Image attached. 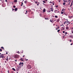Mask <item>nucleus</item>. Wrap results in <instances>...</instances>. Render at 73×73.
I'll return each mask as SVG.
<instances>
[{
    "label": "nucleus",
    "mask_w": 73,
    "mask_h": 73,
    "mask_svg": "<svg viewBox=\"0 0 73 73\" xmlns=\"http://www.w3.org/2000/svg\"><path fill=\"white\" fill-rule=\"evenodd\" d=\"M24 64V63H23V62H20L19 64V65H20V66H21V67H23V64Z\"/></svg>",
    "instance_id": "obj_1"
},
{
    "label": "nucleus",
    "mask_w": 73,
    "mask_h": 73,
    "mask_svg": "<svg viewBox=\"0 0 73 73\" xmlns=\"http://www.w3.org/2000/svg\"><path fill=\"white\" fill-rule=\"evenodd\" d=\"M27 68L28 69H31L32 68V67H31V66L30 65H29L27 66Z\"/></svg>",
    "instance_id": "obj_2"
},
{
    "label": "nucleus",
    "mask_w": 73,
    "mask_h": 73,
    "mask_svg": "<svg viewBox=\"0 0 73 73\" xmlns=\"http://www.w3.org/2000/svg\"><path fill=\"white\" fill-rule=\"evenodd\" d=\"M4 57V54H2L1 55H0V58H3Z\"/></svg>",
    "instance_id": "obj_3"
},
{
    "label": "nucleus",
    "mask_w": 73,
    "mask_h": 73,
    "mask_svg": "<svg viewBox=\"0 0 73 73\" xmlns=\"http://www.w3.org/2000/svg\"><path fill=\"white\" fill-rule=\"evenodd\" d=\"M54 12L55 13H59V11H58L56 10H55V11H54Z\"/></svg>",
    "instance_id": "obj_4"
},
{
    "label": "nucleus",
    "mask_w": 73,
    "mask_h": 73,
    "mask_svg": "<svg viewBox=\"0 0 73 73\" xmlns=\"http://www.w3.org/2000/svg\"><path fill=\"white\" fill-rule=\"evenodd\" d=\"M50 9L51 10V11H52V12H53V8H52L51 7V8H50Z\"/></svg>",
    "instance_id": "obj_5"
},
{
    "label": "nucleus",
    "mask_w": 73,
    "mask_h": 73,
    "mask_svg": "<svg viewBox=\"0 0 73 73\" xmlns=\"http://www.w3.org/2000/svg\"><path fill=\"white\" fill-rule=\"evenodd\" d=\"M46 11L45 10V9L44 8V9H43V12H45Z\"/></svg>",
    "instance_id": "obj_6"
},
{
    "label": "nucleus",
    "mask_w": 73,
    "mask_h": 73,
    "mask_svg": "<svg viewBox=\"0 0 73 73\" xmlns=\"http://www.w3.org/2000/svg\"><path fill=\"white\" fill-rule=\"evenodd\" d=\"M50 21L51 22V23H53V21H53V20H52L50 19Z\"/></svg>",
    "instance_id": "obj_7"
},
{
    "label": "nucleus",
    "mask_w": 73,
    "mask_h": 73,
    "mask_svg": "<svg viewBox=\"0 0 73 73\" xmlns=\"http://www.w3.org/2000/svg\"><path fill=\"white\" fill-rule=\"evenodd\" d=\"M60 21V19H58L57 20V21H56V22L57 23H58V22H59Z\"/></svg>",
    "instance_id": "obj_8"
},
{
    "label": "nucleus",
    "mask_w": 73,
    "mask_h": 73,
    "mask_svg": "<svg viewBox=\"0 0 73 73\" xmlns=\"http://www.w3.org/2000/svg\"><path fill=\"white\" fill-rule=\"evenodd\" d=\"M66 23H70V22L69 21H66L64 23V24H66Z\"/></svg>",
    "instance_id": "obj_9"
},
{
    "label": "nucleus",
    "mask_w": 73,
    "mask_h": 73,
    "mask_svg": "<svg viewBox=\"0 0 73 73\" xmlns=\"http://www.w3.org/2000/svg\"><path fill=\"white\" fill-rule=\"evenodd\" d=\"M18 9L17 8H16L15 9V11H17Z\"/></svg>",
    "instance_id": "obj_10"
},
{
    "label": "nucleus",
    "mask_w": 73,
    "mask_h": 73,
    "mask_svg": "<svg viewBox=\"0 0 73 73\" xmlns=\"http://www.w3.org/2000/svg\"><path fill=\"white\" fill-rule=\"evenodd\" d=\"M66 29H69V27H66Z\"/></svg>",
    "instance_id": "obj_11"
},
{
    "label": "nucleus",
    "mask_w": 73,
    "mask_h": 73,
    "mask_svg": "<svg viewBox=\"0 0 73 73\" xmlns=\"http://www.w3.org/2000/svg\"><path fill=\"white\" fill-rule=\"evenodd\" d=\"M72 5H73V4H72V3L71 2V5L70 6V7H71L72 6Z\"/></svg>",
    "instance_id": "obj_12"
},
{
    "label": "nucleus",
    "mask_w": 73,
    "mask_h": 73,
    "mask_svg": "<svg viewBox=\"0 0 73 73\" xmlns=\"http://www.w3.org/2000/svg\"><path fill=\"white\" fill-rule=\"evenodd\" d=\"M15 58H17V55H15Z\"/></svg>",
    "instance_id": "obj_13"
},
{
    "label": "nucleus",
    "mask_w": 73,
    "mask_h": 73,
    "mask_svg": "<svg viewBox=\"0 0 73 73\" xmlns=\"http://www.w3.org/2000/svg\"><path fill=\"white\" fill-rule=\"evenodd\" d=\"M64 2L66 3L67 2V0H63Z\"/></svg>",
    "instance_id": "obj_14"
},
{
    "label": "nucleus",
    "mask_w": 73,
    "mask_h": 73,
    "mask_svg": "<svg viewBox=\"0 0 73 73\" xmlns=\"http://www.w3.org/2000/svg\"><path fill=\"white\" fill-rule=\"evenodd\" d=\"M12 69L14 71H16V70L14 68H13Z\"/></svg>",
    "instance_id": "obj_15"
},
{
    "label": "nucleus",
    "mask_w": 73,
    "mask_h": 73,
    "mask_svg": "<svg viewBox=\"0 0 73 73\" xmlns=\"http://www.w3.org/2000/svg\"><path fill=\"white\" fill-rule=\"evenodd\" d=\"M21 60V61H23V59L22 58H21V59H20Z\"/></svg>",
    "instance_id": "obj_16"
},
{
    "label": "nucleus",
    "mask_w": 73,
    "mask_h": 73,
    "mask_svg": "<svg viewBox=\"0 0 73 73\" xmlns=\"http://www.w3.org/2000/svg\"><path fill=\"white\" fill-rule=\"evenodd\" d=\"M69 2L68 4V5H70V2H71V1H68Z\"/></svg>",
    "instance_id": "obj_17"
},
{
    "label": "nucleus",
    "mask_w": 73,
    "mask_h": 73,
    "mask_svg": "<svg viewBox=\"0 0 73 73\" xmlns=\"http://www.w3.org/2000/svg\"><path fill=\"white\" fill-rule=\"evenodd\" d=\"M1 49H3L4 50V47H1Z\"/></svg>",
    "instance_id": "obj_18"
},
{
    "label": "nucleus",
    "mask_w": 73,
    "mask_h": 73,
    "mask_svg": "<svg viewBox=\"0 0 73 73\" xmlns=\"http://www.w3.org/2000/svg\"><path fill=\"white\" fill-rule=\"evenodd\" d=\"M55 17L56 18H58V17L57 15H55Z\"/></svg>",
    "instance_id": "obj_19"
},
{
    "label": "nucleus",
    "mask_w": 73,
    "mask_h": 73,
    "mask_svg": "<svg viewBox=\"0 0 73 73\" xmlns=\"http://www.w3.org/2000/svg\"><path fill=\"white\" fill-rule=\"evenodd\" d=\"M15 3H17V0H15Z\"/></svg>",
    "instance_id": "obj_20"
},
{
    "label": "nucleus",
    "mask_w": 73,
    "mask_h": 73,
    "mask_svg": "<svg viewBox=\"0 0 73 73\" xmlns=\"http://www.w3.org/2000/svg\"><path fill=\"white\" fill-rule=\"evenodd\" d=\"M23 2H22V3H21V6H23Z\"/></svg>",
    "instance_id": "obj_21"
},
{
    "label": "nucleus",
    "mask_w": 73,
    "mask_h": 73,
    "mask_svg": "<svg viewBox=\"0 0 73 73\" xmlns=\"http://www.w3.org/2000/svg\"><path fill=\"white\" fill-rule=\"evenodd\" d=\"M65 10V9H63L62 10V12H63V11H64V10Z\"/></svg>",
    "instance_id": "obj_22"
},
{
    "label": "nucleus",
    "mask_w": 73,
    "mask_h": 73,
    "mask_svg": "<svg viewBox=\"0 0 73 73\" xmlns=\"http://www.w3.org/2000/svg\"><path fill=\"white\" fill-rule=\"evenodd\" d=\"M60 31V30L59 29V30H58L57 32H59Z\"/></svg>",
    "instance_id": "obj_23"
},
{
    "label": "nucleus",
    "mask_w": 73,
    "mask_h": 73,
    "mask_svg": "<svg viewBox=\"0 0 73 73\" xmlns=\"http://www.w3.org/2000/svg\"><path fill=\"white\" fill-rule=\"evenodd\" d=\"M72 16H70L69 17V18H72Z\"/></svg>",
    "instance_id": "obj_24"
},
{
    "label": "nucleus",
    "mask_w": 73,
    "mask_h": 73,
    "mask_svg": "<svg viewBox=\"0 0 73 73\" xmlns=\"http://www.w3.org/2000/svg\"><path fill=\"white\" fill-rule=\"evenodd\" d=\"M64 13L63 12H62V11H61V14H63Z\"/></svg>",
    "instance_id": "obj_25"
},
{
    "label": "nucleus",
    "mask_w": 73,
    "mask_h": 73,
    "mask_svg": "<svg viewBox=\"0 0 73 73\" xmlns=\"http://www.w3.org/2000/svg\"><path fill=\"white\" fill-rule=\"evenodd\" d=\"M52 5H54V2H52Z\"/></svg>",
    "instance_id": "obj_26"
},
{
    "label": "nucleus",
    "mask_w": 73,
    "mask_h": 73,
    "mask_svg": "<svg viewBox=\"0 0 73 73\" xmlns=\"http://www.w3.org/2000/svg\"><path fill=\"white\" fill-rule=\"evenodd\" d=\"M27 1H25V4H26L27 3Z\"/></svg>",
    "instance_id": "obj_27"
},
{
    "label": "nucleus",
    "mask_w": 73,
    "mask_h": 73,
    "mask_svg": "<svg viewBox=\"0 0 73 73\" xmlns=\"http://www.w3.org/2000/svg\"><path fill=\"white\" fill-rule=\"evenodd\" d=\"M25 60H26V61H28V59H27L25 58Z\"/></svg>",
    "instance_id": "obj_28"
},
{
    "label": "nucleus",
    "mask_w": 73,
    "mask_h": 73,
    "mask_svg": "<svg viewBox=\"0 0 73 73\" xmlns=\"http://www.w3.org/2000/svg\"><path fill=\"white\" fill-rule=\"evenodd\" d=\"M63 5H65V3H63Z\"/></svg>",
    "instance_id": "obj_29"
},
{
    "label": "nucleus",
    "mask_w": 73,
    "mask_h": 73,
    "mask_svg": "<svg viewBox=\"0 0 73 73\" xmlns=\"http://www.w3.org/2000/svg\"><path fill=\"white\" fill-rule=\"evenodd\" d=\"M43 2L44 3H45V1H43Z\"/></svg>",
    "instance_id": "obj_30"
},
{
    "label": "nucleus",
    "mask_w": 73,
    "mask_h": 73,
    "mask_svg": "<svg viewBox=\"0 0 73 73\" xmlns=\"http://www.w3.org/2000/svg\"><path fill=\"white\" fill-rule=\"evenodd\" d=\"M0 51H1V52H2V49H0Z\"/></svg>",
    "instance_id": "obj_31"
},
{
    "label": "nucleus",
    "mask_w": 73,
    "mask_h": 73,
    "mask_svg": "<svg viewBox=\"0 0 73 73\" xmlns=\"http://www.w3.org/2000/svg\"><path fill=\"white\" fill-rule=\"evenodd\" d=\"M58 5H56V8H58Z\"/></svg>",
    "instance_id": "obj_32"
},
{
    "label": "nucleus",
    "mask_w": 73,
    "mask_h": 73,
    "mask_svg": "<svg viewBox=\"0 0 73 73\" xmlns=\"http://www.w3.org/2000/svg\"><path fill=\"white\" fill-rule=\"evenodd\" d=\"M13 8H16V6H13Z\"/></svg>",
    "instance_id": "obj_33"
},
{
    "label": "nucleus",
    "mask_w": 73,
    "mask_h": 73,
    "mask_svg": "<svg viewBox=\"0 0 73 73\" xmlns=\"http://www.w3.org/2000/svg\"><path fill=\"white\" fill-rule=\"evenodd\" d=\"M71 29L72 30H73V27L71 28Z\"/></svg>",
    "instance_id": "obj_34"
},
{
    "label": "nucleus",
    "mask_w": 73,
    "mask_h": 73,
    "mask_svg": "<svg viewBox=\"0 0 73 73\" xmlns=\"http://www.w3.org/2000/svg\"><path fill=\"white\" fill-rule=\"evenodd\" d=\"M49 3H52V1H50L49 2Z\"/></svg>",
    "instance_id": "obj_35"
},
{
    "label": "nucleus",
    "mask_w": 73,
    "mask_h": 73,
    "mask_svg": "<svg viewBox=\"0 0 73 73\" xmlns=\"http://www.w3.org/2000/svg\"><path fill=\"white\" fill-rule=\"evenodd\" d=\"M63 33H65V31H63Z\"/></svg>",
    "instance_id": "obj_36"
},
{
    "label": "nucleus",
    "mask_w": 73,
    "mask_h": 73,
    "mask_svg": "<svg viewBox=\"0 0 73 73\" xmlns=\"http://www.w3.org/2000/svg\"><path fill=\"white\" fill-rule=\"evenodd\" d=\"M12 11H14V10H15V9H12Z\"/></svg>",
    "instance_id": "obj_37"
},
{
    "label": "nucleus",
    "mask_w": 73,
    "mask_h": 73,
    "mask_svg": "<svg viewBox=\"0 0 73 73\" xmlns=\"http://www.w3.org/2000/svg\"><path fill=\"white\" fill-rule=\"evenodd\" d=\"M72 31V32H72V33H73V31Z\"/></svg>",
    "instance_id": "obj_38"
},
{
    "label": "nucleus",
    "mask_w": 73,
    "mask_h": 73,
    "mask_svg": "<svg viewBox=\"0 0 73 73\" xmlns=\"http://www.w3.org/2000/svg\"><path fill=\"white\" fill-rule=\"evenodd\" d=\"M50 12V11H48V13H49V12Z\"/></svg>",
    "instance_id": "obj_39"
},
{
    "label": "nucleus",
    "mask_w": 73,
    "mask_h": 73,
    "mask_svg": "<svg viewBox=\"0 0 73 73\" xmlns=\"http://www.w3.org/2000/svg\"><path fill=\"white\" fill-rule=\"evenodd\" d=\"M37 2H35V4H37Z\"/></svg>",
    "instance_id": "obj_40"
},
{
    "label": "nucleus",
    "mask_w": 73,
    "mask_h": 73,
    "mask_svg": "<svg viewBox=\"0 0 73 73\" xmlns=\"http://www.w3.org/2000/svg\"><path fill=\"white\" fill-rule=\"evenodd\" d=\"M65 15H66V16H68V14H65Z\"/></svg>",
    "instance_id": "obj_41"
},
{
    "label": "nucleus",
    "mask_w": 73,
    "mask_h": 73,
    "mask_svg": "<svg viewBox=\"0 0 73 73\" xmlns=\"http://www.w3.org/2000/svg\"><path fill=\"white\" fill-rule=\"evenodd\" d=\"M71 9H73V8L72 7H71Z\"/></svg>",
    "instance_id": "obj_42"
},
{
    "label": "nucleus",
    "mask_w": 73,
    "mask_h": 73,
    "mask_svg": "<svg viewBox=\"0 0 73 73\" xmlns=\"http://www.w3.org/2000/svg\"><path fill=\"white\" fill-rule=\"evenodd\" d=\"M71 45H73V43H71L70 44Z\"/></svg>",
    "instance_id": "obj_43"
},
{
    "label": "nucleus",
    "mask_w": 73,
    "mask_h": 73,
    "mask_svg": "<svg viewBox=\"0 0 73 73\" xmlns=\"http://www.w3.org/2000/svg\"><path fill=\"white\" fill-rule=\"evenodd\" d=\"M70 42H72V40H70Z\"/></svg>",
    "instance_id": "obj_44"
},
{
    "label": "nucleus",
    "mask_w": 73,
    "mask_h": 73,
    "mask_svg": "<svg viewBox=\"0 0 73 73\" xmlns=\"http://www.w3.org/2000/svg\"><path fill=\"white\" fill-rule=\"evenodd\" d=\"M21 53H23V51H22Z\"/></svg>",
    "instance_id": "obj_45"
},
{
    "label": "nucleus",
    "mask_w": 73,
    "mask_h": 73,
    "mask_svg": "<svg viewBox=\"0 0 73 73\" xmlns=\"http://www.w3.org/2000/svg\"><path fill=\"white\" fill-rule=\"evenodd\" d=\"M59 27H58V29H59Z\"/></svg>",
    "instance_id": "obj_46"
},
{
    "label": "nucleus",
    "mask_w": 73,
    "mask_h": 73,
    "mask_svg": "<svg viewBox=\"0 0 73 73\" xmlns=\"http://www.w3.org/2000/svg\"><path fill=\"white\" fill-rule=\"evenodd\" d=\"M17 53H19V51H18V52H17Z\"/></svg>",
    "instance_id": "obj_47"
},
{
    "label": "nucleus",
    "mask_w": 73,
    "mask_h": 73,
    "mask_svg": "<svg viewBox=\"0 0 73 73\" xmlns=\"http://www.w3.org/2000/svg\"><path fill=\"white\" fill-rule=\"evenodd\" d=\"M70 37L72 38V36H70Z\"/></svg>",
    "instance_id": "obj_48"
},
{
    "label": "nucleus",
    "mask_w": 73,
    "mask_h": 73,
    "mask_svg": "<svg viewBox=\"0 0 73 73\" xmlns=\"http://www.w3.org/2000/svg\"><path fill=\"white\" fill-rule=\"evenodd\" d=\"M6 54H8V52H6Z\"/></svg>",
    "instance_id": "obj_49"
},
{
    "label": "nucleus",
    "mask_w": 73,
    "mask_h": 73,
    "mask_svg": "<svg viewBox=\"0 0 73 73\" xmlns=\"http://www.w3.org/2000/svg\"><path fill=\"white\" fill-rule=\"evenodd\" d=\"M6 2H7V0H5Z\"/></svg>",
    "instance_id": "obj_50"
},
{
    "label": "nucleus",
    "mask_w": 73,
    "mask_h": 73,
    "mask_svg": "<svg viewBox=\"0 0 73 73\" xmlns=\"http://www.w3.org/2000/svg\"><path fill=\"white\" fill-rule=\"evenodd\" d=\"M8 73H9V70H8Z\"/></svg>",
    "instance_id": "obj_51"
},
{
    "label": "nucleus",
    "mask_w": 73,
    "mask_h": 73,
    "mask_svg": "<svg viewBox=\"0 0 73 73\" xmlns=\"http://www.w3.org/2000/svg\"><path fill=\"white\" fill-rule=\"evenodd\" d=\"M38 5H39V4H37V5L38 6Z\"/></svg>",
    "instance_id": "obj_52"
},
{
    "label": "nucleus",
    "mask_w": 73,
    "mask_h": 73,
    "mask_svg": "<svg viewBox=\"0 0 73 73\" xmlns=\"http://www.w3.org/2000/svg\"><path fill=\"white\" fill-rule=\"evenodd\" d=\"M6 60H7V61H8V58H7V59H6Z\"/></svg>",
    "instance_id": "obj_53"
},
{
    "label": "nucleus",
    "mask_w": 73,
    "mask_h": 73,
    "mask_svg": "<svg viewBox=\"0 0 73 73\" xmlns=\"http://www.w3.org/2000/svg\"><path fill=\"white\" fill-rule=\"evenodd\" d=\"M67 32H66L65 33V34H67Z\"/></svg>",
    "instance_id": "obj_54"
},
{
    "label": "nucleus",
    "mask_w": 73,
    "mask_h": 73,
    "mask_svg": "<svg viewBox=\"0 0 73 73\" xmlns=\"http://www.w3.org/2000/svg\"><path fill=\"white\" fill-rule=\"evenodd\" d=\"M56 30H57L58 29L56 28Z\"/></svg>",
    "instance_id": "obj_55"
},
{
    "label": "nucleus",
    "mask_w": 73,
    "mask_h": 73,
    "mask_svg": "<svg viewBox=\"0 0 73 73\" xmlns=\"http://www.w3.org/2000/svg\"><path fill=\"white\" fill-rule=\"evenodd\" d=\"M15 61L16 62H17V60H15Z\"/></svg>",
    "instance_id": "obj_56"
},
{
    "label": "nucleus",
    "mask_w": 73,
    "mask_h": 73,
    "mask_svg": "<svg viewBox=\"0 0 73 73\" xmlns=\"http://www.w3.org/2000/svg\"><path fill=\"white\" fill-rule=\"evenodd\" d=\"M27 12H26L25 13V14H27Z\"/></svg>",
    "instance_id": "obj_57"
},
{
    "label": "nucleus",
    "mask_w": 73,
    "mask_h": 73,
    "mask_svg": "<svg viewBox=\"0 0 73 73\" xmlns=\"http://www.w3.org/2000/svg\"><path fill=\"white\" fill-rule=\"evenodd\" d=\"M71 1V0H68V1Z\"/></svg>",
    "instance_id": "obj_58"
},
{
    "label": "nucleus",
    "mask_w": 73,
    "mask_h": 73,
    "mask_svg": "<svg viewBox=\"0 0 73 73\" xmlns=\"http://www.w3.org/2000/svg\"><path fill=\"white\" fill-rule=\"evenodd\" d=\"M53 25H55V24H53Z\"/></svg>",
    "instance_id": "obj_59"
},
{
    "label": "nucleus",
    "mask_w": 73,
    "mask_h": 73,
    "mask_svg": "<svg viewBox=\"0 0 73 73\" xmlns=\"http://www.w3.org/2000/svg\"><path fill=\"white\" fill-rule=\"evenodd\" d=\"M24 56H25L23 55V57H24Z\"/></svg>",
    "instance_id": "obj_60"
},
{
    "label": "nucleus",
    "mask_w": 73,
    "mask_h": 73,
    "mask_svg": "<svg viewBox=\"0 0 73 73\" xmlns=\"http://www.w3.org/2000/svg\"><path fill=\"white\" fill-rule=\"evenodd\" d=\"M68 24H67V25H66V26H68Z\"/></svg>",
    "instance_id": "obj_61"
},
{
    "label": "nucleus",
    "mask_w": 73,
    "mask_h": 73,
    "mask_svg": "<svg viewBox=\"0 0 73 73\" xmlns=\"http://www.w3.org/2000/svg\"><path fill=\"white\" fill-rule=\"evenodd\" d=\"M46 1H47V0H45Z\"/></svg>",
    "instance_id": "obj_62"
},
{
    "label": "nucleus",
    "mask_w": 73,
    "mask_h": 73,
    "mask_svg": "<svg viewBox=\"0 0 73 73\" xmlns=\"http://www.w3.org/2000/svg\"><path fill=\"white\" fill-rule=\"evenodd\" d=\"M43 4L44 5L45 4L44 3H43Z\"/></svg>",
    "instance_id": "obj_63"
},
{
    "label": "nucleus",
    "mask_w": 73,
    "mask_h": 73,
    "mask_svg": "<svg viewBox=\"0 0 73 73\" xmlns=\"http://www.w3.org/2000/svg\"><path fill=\"white\" fill-rule=\"evenodd\" d=\"M72 3H73V1H72Z\"/></svg>",
    "instance_id": "obj_64"
}]
</instances>
